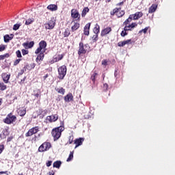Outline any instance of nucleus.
Masks as SVG:
<instances>
[{
	"instance_id": "nucleus-49",
	"label": "nucleus",
	"mask_w": 175,
	"mask_h": 175,
	"mask_svg": "<svg viewBox=\"0 0 175 175\" xmlns=\"http://www.w3.org/2000/svg\"><path fill=\"white\" fill-rule=\"evenodd\" d=\"M130 27H131V28L133 29L135 27H137V24L136 23H131V25H130Z\"/></svg>"
},
{
	"instance_id": "nucleus-28",
	"label": "nucleus",
	"mask_w": 175,
	"mask_h": 175,
	"mask_svg": "<svg viewBox=\"0 0 175 175\" xmlns=\"http://www.w3.org/2000/svg\"><path fill=\"white\" fill-rule=\"evenodd\" d=\"M61 161H57L53 163V167H57V169H59V167H61Z\"/></svg>"
},
{
	"instance_id": "nucleus-45",
	"label": "nucleus",
	"mask_w": 175,
	"mask_h": 175,
	"mask_svg": "<svg viewBox=\"0 0 175 175\" xmlns=\"http://www.w3.org/2000/svg\"><path fill=\"white\" fill-rule=\"evenodd\" d=\"M118 46L119 47H124V46H125V44L124 43V41H122V42H119L118 43Z\"/></svg>"
},
{
	"instance_id": "nucleus-42",
	"label": "nucleus",
	"mask_w": 175,
	"mask_h": 175,
	"mask_svg": "<svg viewBox=\"0 0 175 175\" xmlns=\"http://www.w3.org/2000/svg\"><path fill=\"white\" fill-rule=\"evenodd\" d=\"M20 61H21V59H17L14 62V66H16V65H18L20 64Z\"/></svg>"
},
{
	"instance_id": "nucleus-31",
	"label": "nucleus",
	"mask_w": 175,
	"mask_h": 175,
	"mask_svg": "<svg viewBox=\"0 0 175 175\" xmlns=\"http://www.w3.org/2000/svg\"><path fill=\"white\" fill-rule=\"evenodd\" d=\"M132 15H130L129 18H127L124 22V25H128V24H129V23H131V21H132Z\"/></svg>"
},
{
	"instance_id": "nucleus-61",
	"label": "nucleus",
	"mask_w": 175,
	"mask_h": 175,
	"mask_svg": "<svg viewBox=\"0 0 175 175\" xmlns=\"http://www.w3.org/2000/svg\"><path fill=\"white\" fill-rule=\"evenodd\" d=\"M49 77V75H46V76H44V79H47V77Z\"/></svg>"
},
{
	"instance_id": "nucleus-35",
	"label": "nucleus",
	"mask_w": 175,
	"mask_h": 175,
	"mask_svg": "<svg viewBox=\"0 0 175 175\" xmlns=\"http://www.w3.org/2000/svg\"><path fill=\"white\" fill-rule=\"evenodd\" d=\"M64 37L65 38H68V36H69V35H70V31H69V29H66L64 31Z\"/></svg>"
},
{
	"instance_id": "nucleus-41",
	"label": "nucleus",
	"mask_w": 175,
	"mask_h": 175,
	"mask_svg": "<svg viewBox=\"0 0 175 175\" xmlns=\"http://www.w3.org/2000/svg\"><path fill=\"white\" fill-rule=\"evenodd\" d=\"M16 57L18 58H21L22 55H21V51H20V50L17 51L16 52Z\"/></svg>"
},
{
	"instance_id": "nucleus-60",
	"label": "nucleus",
	"mask_w": 175,
	"mask_h": 175,
	"mask_svg": "<svg viewBox=\"0 0 175 175\" xmlns=\"http://www.w3.org/2000/svg\"><path fill=\"white\" fill-rule=\"evenodd\" d=\"M35 66H36L35 64H32V68H35Z\"/></svg>"
},
{
	"instance_id": "nucleus-30",
	"label": "nucleus",
	"mask_w": 175,
	"mask_h": 175,
	"mask_svg": "<svg viewBox=\"0 0 175 175\" xmlns=\"http://www.w3.org/2000/svg\"><path fill=\"white\" fill-rule=\"evenodd\" d=\"M9 57H10V55H9V53H5L4 55H0V61H2L3 59H5V58H9Z\"/></svg>"
},
{
	"instance_id": "nucleus-8",
	"label": "nucleus",
	"mask_w": 175,
	"mask_h": 175,
	"mask_svg": "<svg viewBox=\"0 0 175 175\" xmlns=\"http://www.w3.org/2000/svg\"><path fill=\"white\" fill-rule=\"evenodd\" d=\"M71 17L72 18H78L80 19V14H79V11L77 10L72 9L71 10Z\"/></svg>"
},
{
	"instance_id": "nucleus-55",
	"label": "nucleus",
	"mask_w": 175,
	"mask_h": 175,
	"mask_svg": "<svg viewBox=\"0 0 175 175\" xmlns=\"http://www.w3.org/2000/svg\"><path fill=\"white\" fill-rule=\"evenodd\" d=\"M126 0H124L123 1L120 2V3H118V6H120L121 5H124V2H125Z\"/></svg>"
},
{
	"instance_id": "nucleus-22",
	"label": "nucleus",
	"mask_w": 175,
	"mask_h": 175,
	"mask_svg": "<svg viewBox=\"0 0 175 175\" xmlns=\"http://www.w3.org/2000/svg\"><path fill=\"white\" fill-rule=\"evenodd\" d=\"M80 28V23H75L74 25L71 27V31L72 32H75V31H77Z\"/></svg>"
},
{
	"instance_id": "nucleus-4",
	"label": "nucleus",
	"mask_w": 175,
	"mask_h": 175,
	"mask_svg": "<svg viewBox=\"0 0 175 175\" xmlns=\"http://www.w3.org/2000/svg\"><path fill=\"white\" fill-rule=\"evenodd\" d=\"M51 148V144L50 142H44L38 148L40 152H44Z\"/></svg>"
},
{
	"instance_id": "nucleus-38",
	"label": "nucleus",
	"mask_w": 175,
	"mask_h": 175,
	"mask_svg": "<svg viewBox=\"0 0 175 175\" xmlns=\"http://www.w3.org/2000/svg\"><path fill=\"white\" fill-rule=\"evenodd\" d=\"M124 31H132L131 26L130 25L129 26L126 25L124 28Z\"/></svg>"
},
{
	"instance_id": "nucleus-3",
	"label": "nucleus",
	"mask_w": 175,
	"mask_h": 175,
	"mask_svg": "<svg viewBox=\"0 0 175 175\" xmlns=\"http://www.w3.org/2000/svg\"><path fill=\"white\" fill-rule=\"evenodd\" d=\"M16 120H17V117H16V116H13L12 113H10L7 116L6 118L3 120V122H5V124H10L15 122Z\"/></svg>"
},
{
	"instance_id": "nucleus-52",
	"label": "nucleus",
	"mask_w": 175,
	"mask_h": 175,
	"mask_svg": "<svg viewBox=\"0 0 175 175\" xmlns=\"http://www.w3.org/2000/svg\"><path fill=\"white\" fill-rule=\"evenodd\" d=\"M34 96H36V98H40V92H38L36 94H35Z\"/></svg>"
},
{
	"instance_id": "nucleus-27",
	"label": "nucleus",
	"mask_w": 175,
	"mask_h": 175,
	"mask_svg": "<svg viewBox=\"0 0 175 175\" xmlns=\"http://www.w3.org/2000/svg\"><path fill=\"white\" fill-rule=\"evenodd\" d=\"M98 77V73L96 72H93L91 76V80L93 81V83H95V79Z\"/></svg>"
},
{
	"instance_id": "nucleus-54",
	"label": "nucleus",
	"mask_w": 175,
	"mask_h": 175,
	"mask_svg": "<svg viewBox=\"0 0 175 175\" xmlns=\"http://www.w3.org/2000/svg\"><path fill=\"white\" fill-rule=\"evenodd\" d=\"M64 58V56L62 55H60L58 56V61H61Z\"/></svg>"
},
{
	"instance_id": "nucleus-23",
	"label": "nucleus",
	"mask_w": 175,
	"mask_h": 175,
	"mask_svg": "<svg viewBox=\"0 0 175 175\" xmlns=\"http://www.w3.org/2000/svg\"><path fill=\"white\" fill-rule=\"evenodd\" d=\"M88 12H90V9L88 8V7L84 8L83 10H82L81 16L85 17Z\"/></svg>"
},
{
	"instance_id": "nucleus-58",
	"label": "nucleus",
	"mask_w": 175,
	"mask_h": 175,
	"mask_svg": "<svg viewBox=\"0 0 175 175\" xmlns=\"http://www.w3.org/2000/svg\"><path fill=\"white\" fill-rule=\"evenodd\" d=\"M14 36V34H10V38H12V39H13Z\"/></svg>"
},
{
	"instance_id": "nucleus-15",
	"label": "nucleus",
	"mask_w": 175,
	"mask_h": 175,
	"mask_svg": "<svg viewBox=\"0 0 175 175\" xmlns=\"http://www.w3.org/2000/svg\"><path fill=\"white\" fill-rule=\"evenodd\" d=\"M90 27H91V23H88L85 25V27H84V35H86L87 36H88V35H90Z\"/></svg>"
},
{
	"instance_id": "nucleus-7",
	"label": "nucleus",
	"mask_w": 175,
	"mask_h": 175,
	"mask_svg": "<svg viewBox=\"0 0 175 175\" xmlns=\"http://www.w3.org/2000/svg\"><path fill=\"white\" fill-rule=\"evenodd\" d=\"M55 27V21L51 20L47 23L44 24V27L46 29H53Z\"/></svg>"
},
{
	"instance_id": "nucleus-34",
	"label": "nucleus",
	"mask_w": 175,
	"mask_h": 175,
	"mask_svg": "<svg viewBox=\"0 0 175 175\" xmlns=\"http://www.w3.org/2000/svg\"><path fill=\"white\" fill-rule=\"evenodd\" d=\"M33 23V18H29L25 22V25H29L30 24H32Z\"/></svg>"
},
{
	"instance_id": "nucleus-39",
	"label": "nucleus",
	"mask_w": 175,
	"mask_h": 175,
	"mask_svg": "<svg viewBox=\"0 0 175 175\" xmlns=\"http://www.w3.org/2000/svg\"><path fill=\"white\" fill-rule=\"evenodd\" d=\"M147 31H148V27H145L144 29L139 31V33H142V32L144 33H147Z\"/></svg>"
},
{
	"instance_id": "nucleus-9",
	"label": "nucleus",
	"mask_w": 175,
	"mask_h": 175,
	"mask_svg": "<svg viewBox=\"0 0 175 175\" xmlns=\"http://www.w3.org/2000/svg\"><path fill=\"white\" fill-rule=\"evenodd\" d=\"M87 53V51L85 50V48L84 46V44L83 42L79 43V51H78L79 55L81 54H85Z\"/></svg>"
},
{
	"instance_id": "nucleus-40",
	"label": "nucleus",
	"mask_w": 175,
	"mask_h": 175,
	"mask_svg": "<svg viewBox=\"0 0 175 175\" xmlns=\"http://www.w3.org/2000/svg\"><path fill=\"white\" fill-rule=\"evenodd\" d=\"M94 43L96 42L98 40V34H95L92 36Z\"/></svg>"
},
{
	"instance_id": "nucleus-11",
	"label": "nucleus",
	"mask_w": 175,
	"mask_h": 175,
	"mask_svg": "<svg viewBox=\"0 0 175 175\" xmlns=\"http://www.w3.org/2000/svg\"><path fill=\"white\" fill-rule=\"evenodd\" d=\"M131 17H133V20H139V18L143 17V12H137L134 14H131Z\"/></svg>"
},
{
	"instance_id": "nucleus-24",
	"label": "nucleus",
	"mask_w": 175,
	"mask_h": 175,
	"mask_svg": "<svg viewBox=\"0 0 175 175\" xmlns=\"http://www.w3.org/2000/svg\"><path fill=\"white\" fill-rule=\"evenodd\" d=\"M3 38H4L5 43H9V41L12 40V39H13V37H10V36H9V34L5 35Z\"/></svg>"
},
{
	"instance_id": "nucleus-19",
	"label": "nucleus",
	"mask_w": 175,
	"mask_h": 175,
	"mask_svg": "<svg viewBox=\"0 0 175 175\" xmlns=\"http://www.w3.org/2000/svg\"><path fill=\"white\" fill-rule=\"evenodd\" d=\"M157 8H158V5L156 4H152L148 10V13H154L157 10Z\"/></svg>"
},
{
	"instance_id": "nucleus-50",
	"label": "nucleus",
	"mask_w": 175,
	"mask_h": 175,
	"mask_svg": "<svg viewBox=\"0 0 175 175\" xmlns=\"http://www.w3.org/2000/svg\"><path fill=\"white\" fill-rule=\"evenodd\" d=\"M72 143H73V137L70 136V137H69V144H72Z\"/></svg>"
},
{
	"instance_id": "nucleus-29",
	"label": "nucleus",
	"mask_w": 175,
	"mask_h": 175,
	"mask_svg": "<svg viewBox=\"0 0 175 175\" xmlns=\"http://www.w3.org/2000/svg\"><path fill=\"white\" fill-rule=\"evenodd\" d=\"M7 86L3 82L0 81V91H5L6 90Z\"/></svg>"
},
{
	"instance_id": "nucleus-32",
	"label": "nucleus",
	"mask_w": 175,
	"mask_h": 175,
	"mask_svg": "<svg viewBox=\"0 0 175 175\" xmlns=\"http://www.w3.org/2000/svg\"><path fill=\"white\" fill-rule=\"evenodd\" d=\"M18 113L21 117H24V115L27 113V111L25 109L19 110Z\"/></svg>"
},
{
	"instance_id": "nucleus-46",
	"label": "nucleus",
	"mask_w": 175,
	"mask_h": 175,
	"mask_svg": "<svg viewBox=\"0 0 175 175\" xmlns=\"http://www.w3.org/2000/svg\"><path fill=\"white\" fill-rule=\"evenodd\" d=\"M107 88H109V85H107V83H104L103 84V90L105 91H107Z\"/></svg>"
},
{
	"instance_id": "nucleus-33",
	"label": "nucleus",
	"mask_w": 175,
	"mask_h": 175,
	"mask_svg": "<svg viewBox=\"0 0 175 175\" xmlns=\"http://www.w3.org/2000/svg\"><path fill=\"white\" fill-rule=\"evenodd\" d=\"M73 159V152H70L68 158L67 159V162H70Z\"/></svg>"
},
{
	"instance_id": "nucleus-13",
	"label": "nucleus",
	"mask_w": 175,
	"mask_h": 175,
	"mask_svg": "<svg viewBox=\"0 0 175 175\" xmlns=\"http://www.w3.org/2000/svg\"><path fill=\"white\" fill-rule=\"evenodd\" d=\"M34 44L35 42L31 41L30 42H24L23 46L25 47V49H32V46H34Z\"/></svg>"
},
{
	"instance_id": "nucleus-48",
	"label": "nucleus",
	"mask_w": 175,
	"mask_h": 175,
	"mask_svg": "<svg viewBox=\"0 0 175 175\" xmlns=\"http://www.w3.org/2000/svg\"><path fill=\"white\" fill-rule=\"evenodd\" d=\"M132 41V40H126L123 41V42L124 43V46L125 44H129V43H131V42Z\"/></svg>"
},
{
	"instance_id": "nucleus-1",
	"label": "nucleus",
	"mask_w": 175,
	"mask_h": 175,
	"mask_svg": "<svg viewBox=\"0 0 175 175\" xmlns=\"http://www.w3.org/2000/svg\"><path fill=\"white\" fill-rule=\"evenodd\" d=\"M65 131V127H64V123H62L60 126L56 127L52 130L51 134L54 140H58L61 137L62 132Z\"/></svg>"
},
{
	"instance_id": "nucleus-51",
	"label": "nucleus",
	"mask_w": 175,
	"mask_h": 175,
	"mask_svg": "<svg viewBox=\"0 0 175 175\" xmlns=\"http://www.w3.org/2000/svg\"><path fill=\"white\" fill-rule=\"evenodd\" d=\"M102 65H104V66H106L107 65V60H106V59L103 60Z\"/></svg>"
},
{
	"instance_id": "nucleus-44",
	"label": "nucleus",
	"mask_w": 175,
	"mask_h": 175,
	"mask_svg": "<svg viewBox=\"0 0 175 175\" xmlns=\"http://www.w3.org/2000/svg\"><path fill=\"white\" fill-rule=\"evenodd\" d=\"M121 36H122L123 38L126 36V35H128V33H126V31H122L120 33Z\"/></svg>"
},
{
	"instance_id": "nucleus-63",
	"label": "nucleus",
	"mask_w": 175,
	"mask_h": 175,
	"mask_svg": "<svg viewBox=\"0 0 175 175\" xmlns=\"http://www.w3.org/2000/svg\"><path fill=\"white\" fill-rule=\"evenodd\" d=\"M103 79L105 80V75H103Z\"/></svg>"
},
{
	"instance_id": "nucleus-59",
	"label": "nucleus",
	"mask_w": 175,
	"mask_h": 175,
	"mask_svg": "<svg viewBox=\"0 0 175 175\" xmlns=\"http://www.w3.org/2000/svg\"><path fill=\"white\" fill-rule=\"evenodd\" d=\"M49 175H54V172H49Z\"/></svg>"
},
{
	"instance_id": "nucleus-20",
	"label": "nucleus",
	"mask_w": 175,
	"mask_h": 175,
	"mask_svg": "<svg viewBox=\"0 0 175 175\" xmlns=\"http://www.w3.org/2000/svg\"><path fill=\"white\" fill-rule=\"evenodd\" d=\"M47 9H49V10H51L52 12H54L58 9V6H57V5H55V4H51L47 6Z\"/></svg>"
},
{
	"instance_id": "nucleus-25",
	"label": "nucleus",
	"mask_w": 175,
	"mask_h": 175,
	"mask_svg": "<svg viewBox=\"0 0 175 175\" xmlns=\"http://www.w3.org/2000/svg\"><path fill=\"white\" fill-rule=\"evenodd\" d=\"M93 31H94V33H95L96 35H98V33L99 31H100V27H99V25L96 24V27L94 28Z\"/></svg>"
},
{
	"instance_id": "nucleus-18",
	"label": "nucleus",
	"mask_w": 175,
	"mask_h": 175,
	"mask_svg": "<svg viewBox=\"0 0 175 175\" xmlns=\"http://www.w3.org/2000/svg\"><path fill=\"white\" fill-rule=\"evenodd\" d=\"M73 100V94H72V93H70L68 94H67L65 97H64V100L65 102H70Z\"/></svg>"
},
{
	"instance_id": "nucleus-47",
	"label": "nucleus",
	"mask_w": 175,
	"mask_h": 175,
	"mask_svg": "<svg viewBox=\"0 0 175 175\" xmlns=\"http://www.w3.org/2000/svg\"><path fill=\"white\" fill-rule=\"evenodd\" d=\"M22 54L23 55H27V54H28V51L25 49H22Z\"/></svg>"
},
{
	"instance_id": "nucleus-57",
	"label": "nucleus",
	"mask_w": 175,
	"mask_h": 175,
	"mask_svg": "<svg viewBox=\"0 0 175 175\" xmlns=\"http://www.w3.org/2000/svg\"><path fill=\"white\" fill-rule=\"evenodd\" d=\"M3 174H7V175H9V174H10V172H8V171L4 172V173H3Z\"/></svg>"
},
{
	"instance_id": "nucleus-5",
	"label": "nucleus",
	"mask_w": 175,
	"mask_h": 175,
	"mask_svg": "<svg viewBox=\"0 0 175 175\" xmlns=\"http://www.w3.org/2000/svg\"><path fill=\"white\" fill-rule=\"evenodd\" d=\"M39 132V127L36 126L32 129H30L28 132L25 134L26 137H29V136H32V135H35Z\"/></svg>"
},
{
	"instance_id": "nucleus-26",
	"label": "nucleus",
	"mask_w": 175,
	"mask_h": 175,
	"mask_svg": "<svg viewBox=\"0 0 175 175\" xmlns=\"http://www.w3.org/2000/svg\"><path fill=\"white\" fill-rule=\"evenodd\" d=\"M55 90L58 92V94H62V95H64V94H65V89H64L63 88H56Z\"/></svg>"
},
{
	"instance_id": "nucleus-12",
	"label": "nucleus",
	"mask_w": 175,
	"mask_h": 175,
	"mask_svg": "<svg viewBox=\"0 0 175 175\" xmlns=\"http://www.w3.org/2000/svg\"><path fill=\"white\" fill-rule=\"evenodd\" d=\"M43 58H44V53L41 52L36 57V62L40 65V61H43Z\"/></svg>"
},
{
	"instance_id": "nucleus-2",
	"label": "nucleus",
	"mask_w": 175,
	"mask_h": 175,
	"mask_svg": "<svg viewBox=\"0 0 175 175\" xmlns=\"http://www.w3.org/2000/svg\"><path fill=\"white\" fill-rule=\"evenodd\" d=\"M58 79L64 80L65 76H66V66H62L58 68Z\"/></svg>"
},
{
	"instance_id": "nucleus-56",
	"label": "nucleus",
	"mask_w": 175,
	"mask_h": 175,
	"mask_svg": "<svg viewBox=\"0 0 175 175\" xmlns=\"http://www.w3.org/2000/svg\"><path fill=\"white\" fill-rule=\"evenodd\" d=\"M2 151H3V146H0V154H2Z\"/></svg>"
},
{
	"instance_id": "nucleus-36",
	"label": "nucleus",
	"mask_w": 175,
	"mask_h": 175,
	"mask_svg": "<svg viewBox=\"0 0 175 175\" xmlns=\"http://www.w3.org/2000/svg\"><path fill=\"white\" fill-rule=\"evenodd\" d=\"M20 27H21V24H15L13 27V30L17 31V29H18V28H20Z\"/></svg>"
},
{
	"instance_id": "nucleus-6",
	"label": "nucleus",
	"mask_w": 175,
	"mask_h": 175,
	"mask_svg": "<svg viewBox=\"0 0 175 175\" xmlns=\"http://www.w3.org/2000/svg\"><path fill=\"white\" fill-rule=\"evenodd\" d=\"M111 14L112 16H113V14H116L118 17H122V16L125 14V12L121 11V8H115L113 9V12H111Z\"/></svg>"
},
{
	"instance_id": "nucleus-64",
	"label": "nucleus",
	"mask_w": 175,
	"mask_h": 175,
	"mask_svg": "<svg viewBox=\"0 0 175 175\" xmlns=\"http://www.w3.org/2000/svg\"><path fill=\"white\" fill-rule=\"evenodd\" d=\"M19 175H24V174H18Z\"/></svg>"
},
{
	"instance_id": "nucleus-62",
	"label": "nucleus",
	"mask_w": 175,
	"mask_h": 175,
	"mask_svg": "<svg viewBox=\"0 0 175 175\" xmlns=\"http://www.w3.org/2000/svg\"><path fill=\"white\" fill-rule=\"evenodd\" d=\"M4 172H0V174H3Z\"/></svg>"
},
{
	"instance_id": "nucleus-14",
	"label": "nucleus",
	"mask_w": 175,
	"mask_h": 175,
	"mask_svg": "<svg viewBox=\"0 0 175 175\" xmlns=\"http://www.w3.org/2000/svg\"><path fill=\"white\" fill-rule=\"evenodd\" d=\"M3 80L5 84H8L9 83V79H10V75H8L6 73H3L1 75Z\"/></svg>"
},
{
	"instance_id": "nucleus-16",
	"label": "nucleus",
	"mask_w": 175,
	"mask_h": 175,
	"mask_svg": "<svg viewBox=\"0 0 175 175\" xmlns=\"http://www.w3.org/2000/svg\"><path fill=\"white\" fill-rule=\"evenodd\" d=\"M83 142H84L83 138H79V139H75V144H76L75 148H77L79 146H81V144H83Z\"/></svg>"
},
{
	"instance_id": "nucleus-53",
	"label": "nucleus",
	"mask_w": 175,
	"mask_h": 175,
	"mask_svg": "<svg viewBox=\"0 0 175 175\" xmlns=\"http://www.w3.org/2000/svg\"><path fill=\"white\" fill-rule=\"evenodd\" d=\"M51 163H53V161H48V162L46 163V166H47L48 167H50V166H51Z\"/></svg>"
},
{
	"instance_id": "nucleus-43",
	"label": "nucleus",
	"mask_w": 175,
	"mask_h": 175,
	"mask_svg": "<svg viewBox=\"0 0 175 175\" xmlns=\"http://www.w3.org/2000/svg\"><path fill=\"white\" fill-rule=\"evenodd\" d=\"M6 50V46L5 45H0V52L5 51Z\"/></svg>"
},
{
	"instance_id": "nucleus-37",
	"label": "nucleus",
	"mask_w": 175,
	"mask_h": 175,
	"mask_svg": "<svg viewBox=\"0 0 175 175\" xmlns=\"http://www.w3.org/2000/svg\"><path fill=\"white\" fill-rule=\"evenodd\" d=\"M42 50L43 51V49L39 46V47L36 50L35 54H39V53H40V52L42 53ZM43 53H44V51H43Z\"/></svg>"
},
{
	"instance_id": "nucleus-17",
	"label": "nucleus",
	"mask_w": 175,
	"mask_h": 175,
	"mask_svg": "<svg viewBox=\"0 0 175 175\" xmlns=\"http://www.w3.org/2000/svg\"><path fill=\"white\" fill-rule=\"evenodd\" d=\"M111 32V27H107L102 30L101 31V36H105V35H107V33H110Z\"/></svg>"
},
{
	"instance_id": "nucleus-21",
	"label": "nucleus",
	"mask_w": 175,
	"mask_h": 175,
	"mask_svg": "<svg viewBox=\"0 0 175 175\" xmlns=\"http://www.w3.org/2000/svg\"><path fill=\"white\" fill-rule=\"evenodd\" d=\"M39 47L40 49H42V50H44V49H46V47H47V42H46V41H44V40H42L39 43Z\"/></svg>"
},
{
	"instance_id": "nucleus-10",
	"label": "nucleus",
	"mask_w": 175,
	"mask_h": 175,
	"mask_svg": "<svg viewBox=\"0 0 175 175\" xmlns=\"http://www.w3.org/2000/svg\"><path fill=\"white\" fill-rule=\"evenodd\" d=\"M46 120L49 121V122H55V121L58 120V115L55 114V115L47 116Z\"/></svg>"
}]
</instances>
